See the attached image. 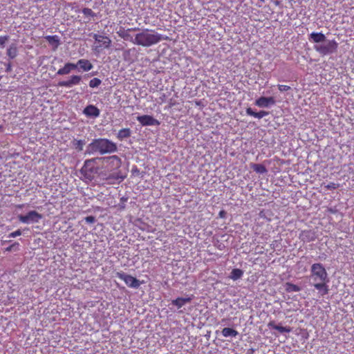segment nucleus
<instances>
[{
    "mask_svg": "<svg viewBox=\"0 0 354 354\" xmlns=\"http://www.w3.org/2000/svg\"><path fill=\"white\" fill-rule=\"evenodd\" d=\"M311 278L315 282L313 286L319 290L322 296L328 293L329 289L327 285L328 282L327 272L322 263H313L311 266Z\"/></svg>",
    "mask_w": 354,
    "mask_h": 354,
    "instance_id": "f257e3e1",
    "label": "nucleus"
},
{
    "mask_svg": "<svg viewBox=\"0 0 354 354\" xmlns=\"http://www.w3.org/2000/svg\"><path fill=\"white\" fill-rule=\"evenodd\" d=\"M167 38V37H164L162 35L153 30L146 28L142 32L137 33L135 35L134 39L131 41L138 46L149 47Z\"/></svg>",
    "mask_w": 354,
    "mask_h": 354,
    "instance_id": "f03ea898",
    "label": "nucleus"
},
{
    "mask_svg": "<svg viewBox=\"0 0 354 354\" xmlns=\"http://www.w3.org/2000/svg\"><path fill=\"white\" fill-rule=\"evenodd\" d=\"M118 151L117 145L107 138H97L88 145V153H99L101 155L111 153Z\"/></svg>",
    "mask_w": 354,
    "mask_h": 354,
    "instance_id": "7ed1b4c3",
    "label": "nucleus"
},
{
    "mask_svg": "<svg viewBox=\"0 0 354 354\" xmlns=\"http://www.w3.org/2000/svg\"><path fill=\"white\" fill-rule=\"evenodd\" d=\"M338 43L335 39H326L322 44L314 46V49L323 56L336 53Z\"/></svg>",
    "mask_w": 354,
    "mask_h": 354,
    "instance_id": "20e7f679",
    "label": "nucleus"
},
{
    "mask_svg": "<svg viewBox=\"0 0 354 354\" xmlns=\"http://www.w3.org/2000/svg\"><path fill=\"white\" fill-rule=\"evenodd\" d=\"M98 171L95 159L86 160L81 169L82 174L88 180H92Z\"/></svg>",
    "mask_w": 354,
    "mask_h": 354,
    "instance_id": "39448f33",
    "label": "nucleus"
},
{
    "mask_svg": "<svg viewBox=\"0 0 354 354\" xmlns=\"http://www.w3.org/2000/svg\"><path fill=\"white\" fill-rule=\"evenodd\" d=\"M116 277L124 281V283L130 288H138L141 285V282L136 277L127 274L123 272H118Z\"/></svg>",
    "mask_w": 354,
    "mask_h": 354,
    "instance_id": "423d86ee",
    "label": "nucleus"
},
{
    "mask_svg": "<svg viewBox=\"0 0 354 354\" xmlns=\"http://www.w3.org/2000/svg\"><path fill=\"white\" fill-rule=\"evenodd\" d=\"M18 218L23 223H38L42 218V215L35 210H32L26 215H19Z\"/></svg>",
    "mask_w": 354,
    "mask_h": 354,
    "instance_id": "0eeeda50",
    "label": "nucleus"
},
{
    "mask_svg": "<svg viewBox=\"0 0 354 354\" xmlns=\"http://www.w3.org/2000/svg\"><path fill=\"white\" fill-rule=\"evenodd\" d=\"M104 160L106 163V167L110 171L118 170L122 165L121 158L116 155L104 158Z\"/></svg>",
    "mask_w": 354,
    "mask_h": 354,
    "instance_id": "6e6552de",
    "label": "nucleus"
},
{
    "mask_svg": "<svg viewBox=\"0 0 354 354\" xmlns=\"http://www.w3.org/2000/svg\"><path fill=\"white\" fill-rule=\"evenodd\" d=\"M81 81L82 77L80 75H73L70 76L68 80L59 82L57 86L60 87L71 88L73 86L80 84Z\"/></svg>",
    "mask_w": 354,
    "mask_h": 354,
    "instance_id": "1a4fd4ad",
    "label": "nucleus"
},
{
    "mask_svg": "<svg viewBox=\"0 0 354 354\" xmlns=\"http://www.w3.org/2000/svg\"><path fill=\"white\" fill-rule=\"evenodd\" d=\"M137 120L142 126H155L160 124V122L158 120L155 119L153 116L149 115L138 116Z\"/></svg>",
    "mask_w": 354,
    "mask_h": 354,
    "instance_id": "9d476101",
    "label": "nucleus"
},
{
    "mask_svg": "<svg viewBox=\"0 0 354 354\" xmlns=\"http://www.w3.org/2000/svg\"><path fill=\"white\" fill-rule=\"evenodd\" d=\"M93 38L96 42L100 44V45L97 46V47L103 48H109L111 46V40L107 36L94 34Z\"/></svg>",
    "mask_w": 354,
    "mask_h": 354,
    "instance_id": "9b49d317",
    "label": "nucleus"
},
{
    "mask_svg": "<svg viewBox=\"0 0 354 354\" xmlns=\"http://www.w3.org/2000/svg\"><path fill=\"white\" fill-rule=\"evenodd\" d=\"M275 103L276 100L273 97H260L255 101V104L261 108L268 107Z\"/></svg>",
    "mask_w": 354,
    "mask_h": 354,
    "instance_id": "f8f14e48",
    "label": "nucleus"
},
{
    "mask_svg": "<svg viewBox=\"0 0 354 354\" xmlns=\"http://www.w3.org/2000/svg\"><path fill=\"white\" fill-rule=\"evenodd\" d=\"M83 113L88 118H97L100 114V111L95 105L89 104L84 109Z\"/></svg>",
    "mask_w": 354,
    "mask_h": 354,
    "instance_id": "ddd939ff",
    "label": "nucleus"
},
{
    "mask_svg": "<svg viewBox=\"0 0 354 354\" xmlns=\"http://www.w3.org/2000/svg\"><path fill=\"white\" fill-rule=\"evenodd\" d=\"M299 239L303 242H310L316 239L315 232L313 230H303L299 234Z\"/></svg>",
    "mask_w": 354,
    "mask_h": 354,
    "instance_id": "4468645a",
    "label": "nucleus"
},
{
    "mask_svg": "<svg viewBox=\"0 0 354 354\" xmlns=\"http://www.w3.org/2000/svg\"><path fill=\"white\" fill-rule=\"evenodd\" d=\"M308 39L310 42L315 43L316 44H320L319 43H323L326 41V37L322 32H312L308 36Z\"/></svg>",
    "mask_w": 354,
    "mask_h": 354,
    "instance_id": "2eb2a0df",
    "label": "nucleus"
},
{
    "mask_svg": "<svg viewBox=\"0 0 354 354\" xmlns=\"http://www.w3.org/2000/svg\"><path fill=\"white\" fill-rule=\"evenodd\" d=\"M77 68V64L74 63L68 62L64 64V66L59 68L57 74L59 75H68L71 73V71Z\"/></svg>",
    "mask_w": 354,
    "mask_h": 354,
    "instance_id": "dca6fc26",
    "label": "nucleus"
},
{
    "mask_svg": "<svg viewBox=\"0 0 354 354\" xmlns=\"http://www.w3.org/2000/svg\"><path fill=\"white\" fill-rule=\"evenodd\" d=\"M76 64L77 68L79 66L80 69L82 70L83 71H89L93 68L91 62L86 59H79Z\"/></svg>",
    "mask_w": 354,
    "mask_h": 354,
    "instance_id": "f3484780",
    "label": "nucleus"
},
{
    "mask_svg": "<svg viewBox=\"0 0 354 354\" xmlns=\"http://www.w3.org/2000/svg\"><path fill=\"white\" fill-rule=\"evenodd\" d=\"M138 30V28H128L127 30H124L123 28H120V29L117 32V34L119 37L124 39V40H128L131 38V35H129L130 31H136Z\"/></svg>",
    "mask_w": 354,
    "mask_h": 354,
    "instance_id": "a211bd4d",
    "label": "nucleus"
},
{
    "mask_svg": "<svg viewBox=\"0 0 354 354\" xmlns=\"http://www.w3.org/2000/svg\"><path fill=\"white\" fill-rule=\"evenodd\" d=\"M246 113L250 116L261 119L268 115V112L266 111H260L259 112L254 111L251 108L246 109Z\"/></svg>",
    "mask_w": 354,
    "mask_h": 354,
    "instance_id": "6ab92c4d",
    "label": "nucleus"
},
{
    "mask_svg": "<svg viewBox=\"0 0 354 354\" xmlns=\"http://www.w3.org/2000/svg\"><path fill=\"white\" fill-rule=\"evenodd\" d=\"M268 326L270 328L275 329L279 331L280 333H290L291 331V328L287 326H282L279 325H276L274 322H270L268 324Z\"/></svg>",
    "mask_w": 354,
    "mask_h": 354,
    "instance_id": "aec40b11",
    "label": "nucleus"
},
{
    "mask_svg": "<svg viewBox=\"0 0 354 354\" xmlns=\"http://www.w3.org/2000/svg\"><path fill=\"white\" fill-rule=\"evenodd\" d=\"M131 131L129 128H124L120 129L118 134H117V138L122 141L124 139L128 138L131 136Z\"/></svg>",
    "mask_w": 354,
    "mask_h": 354,
    "instance_id": "412c9836",
    "label": "nucleus"
},
{
    "mask_svg": "<svg viewBox=\"0 0 354 354\" xmlns=\"http://www.w3.org/2000/svg\"><path fill=\"white\" fill-rule=\"evenodd\" d=\"M250 167L255 172H257L258 174H266L268 171L266 167L263 165H262V164L252 163L250 165Z\"/></svg>",
    "mask_w": 354,
    "mask_h": 354,
    "instance_id": "4be33fe9",
    "label": "nucleus"
},
{
    "mask_svg": "<svg viewBox=\"0 0 354 354\" xmlns=\"http://www.w3.org/2000/svg\"><path fill=\"white\" fill-rule=\"evenodd\" d=\"M190 300V298L178 297L176 299L173 300L171 301V304L177 306L178 308H180L182 306H183L186 303L189 302Z\"/></svg>",
    "mask_w": 354,
    "mask_h": 354,
    "instance_id": "5701e85b",
    "label": "nucleus"
},
{
    "mask_svg": "<svg viewBox=\"0 0 354 354\" xmlns=\"http://www.w3.org/2000/svg\"><path fill=\"white\" fill-rule=\"evenodd\" d=\"M221 333H222L223 336L225 337H235L239 334L237 330H236L233 328H224L222 330Z\"/></svg>",
    "mask_w": 354,
    "mask_h": 354,
    "instance_id": "b1692460",
    "label": "nucleus"
},
{
    "mask_svg": "<svg viewBox=\"0 0 354 354\" xmlns=\"http://www.w3.org/2000/svg\"><path fill=\"white\" fill-rule=\"evenodd\" d=\"M17 48L16 44H12L11 45H10L9 48L7 49V55L10 59L15 58L17 55Z\"/></svg>",
    "mask_w": 354,
    "mask_h": 354,
    "instance_id": "393cba45",
    "label": "nucleus"
},
{
    "mask_svg": "<svg viewBox=\"0 0 354 354\" xmlns=\"http://www.w3.org/2000/svg\"><path fill=\"white\" fill-rule=\"evenodd\" d=\"M243 274V271L239 268H234L232 270L230 273V279L234 281H236L242 277Z\"/></svg>",
    "mask_w": 354,
    "mask_h": 354,
    "instance_id": "a878e982",
    "label": "nucleus"
},
{
    "mask_svg": "<svg viewBox=\"0 0 354 354\" xmlns=\"http://www.w3.org/2000/svg\"><path fill=\"white\" fill-rule=\"evenodd\" d=\"M72 145L73 148L75 149L77 151H82L85 145V141L84 140L74 139L72 141Z\"/></svg>",
    "mask_w": 354,
    "mask_h": 354,
    "instance_id": "bb28decb",
    "label": "nucleus"
},
{
    "mask_svg": "<svg viewBox=\"0 0 354 354\" xmlns=\"http://www.w3.org/2000/svg\"><path fill=\"white\" fill-rule=\"evenodd\" d=\"M286 291L288 292H299L301 290V288L296 285V284H294V283H286Z\"/></svg>",
    "mask_w": 354,
    "mask_h": 354,
    "instance_id": "cd10ccee",
    "label": "nucleus"
},
{
    "mask_svg": "<svg viewBox=\"0 0 354 354\" xmlns=\"http://www.w3.org/2000/svg\"><path fill=\"white\" fill-rule=\"evenodd\" d=\"M101 80L99 78L95 77L90 80L89 86L91 88H95L101 84Z\"/></svg>",
    "mask_w": 354,
    "mask_h": 354,
    "instance_id": "c85d7f7f",
    "label": "nucleus"
},
{
    "mask_svg": "<svg viewBox=\"0 0 354 354\" xmlns=\"http://www.w3.org/2000/svg\"><path fill=\"white\" fill-rule=\"evenodd\" d=\"M82 12L85 16H87V17H95V13L91 8H83L82 10Z\"/></svg>",
    "mask_w": 354,
    "mask_h": 354,
    "instance_id": "c756f323",
    "label": "nucleus"
},
{
    "mask_svg": "<svg viewBox=\"0 0 354 354\" xmlns=\"http://www.w3.org/2000/svg\"><path fill=\"white\" fill-rule=\"evenodd\" d=\"M46 39L50 44L55 43L57 45L59 43L58 37L57 35H49V36H47L46 37Z\"/></svg>",
    "mask_w": 354,
    "mask_h": 354,
    "instance_id": "7c9ffc66",
    "label": "nucleus"
},
{
    "mask_svg": "<svg viewBox=\"0 0 354 354\" xmlns=\"http://www.w3.org/2000/svg\"><path fill=\"white\" fill-rule=\"evenodd\" d=\"M19 244L17 242H15L10 246L7 247L5 250L6 252H10L12 250H17L19 249Z\"/></svg>",
    "mask_w": 354,
    "mask_h": 354,
    "instance_id": "2f4dec72",
    "label": "nucleus"
},
{
    "mask_svg": "<svg viewBox=\"0 0 354 354\" xmlns=\"http://www.w3.org/2000/svg\"><path fill=\"white\" fill-rule=\"evenodd\" d=\"M324 187L326 189H336L339 187V184L335 183H330L328 185H326Z\"/></svg>",
    "mask_w": 354,
    "mask_h": 354,
    "instance_id": "473e14b6",
    "label": "nucleus"
},
{
    "mask_svg": "<svg viewBox=\"0 0 354 354\" xmlns=\"http://www.w3.org/2000/svg\"><path fill=\"white\" fill-rule=\"evenodd\" d=\"M9 39V36L4 35V36H0V46L1 48L5 47L6 42Z\"/></svg>",
    "mask_w": 354,
    "mask_h": 354,
    "instance_id": "72a5a7b5",
    "label": "nucleus"
},
{
    "mask_svg": "<svg viewBox=\"0 0 354 354\" xmlns=\"http://www.w3.org/2000/svg\"><path fill=\"white\" fill-rule=\"evenodd\" d=\"M22 234L21 230H17L15 232H12L8 234V237L10 238H15L17 236H21Z\"/></svg>",
    "mask_w": 354,
    "mask_h": 354,
    "instance_id": "f704fd0d",
    "label": "nucleus"
},
{
    "mask_svg": "<svg viewBox=\"0 0 354 354\" xmlns=\"http://www.w3.org/2000/svg\"><path fill=\"white\" fill-rule=\"evenodd\" d=\"M278 88L281 92H285L289 91L290 89V86L288 85L279 84Z\"/></svg>",
    "mask_w": 354,
    "mask_h": 354,
    "instance_id": "c9c22d12",
    "label": "nucleus"
},
{
    "mask_svg": "<svg viewBox=\"0 0 354 354\" xmlns=\"http://www.w3.org/2000/svg\"><path fill=\"white\" fill-rule=\"evenodd\" d=\"M85 221L88 223H93L95 221V218L93 216H88L85 218Z\"/></svg>",
    "mask_w": 354,
    "mask_h": 354,
    "instance_id": "e433bc0d",
    "label": "nucleus"
},
{
    "mask_svg": "<svg viewBox=\"0 0 354 354\" xmlns=\"http://www.w3.org/2000/svg\"><path fill=\"white\" fill-rule=\"evenodd\" d=\"M218 216L221 218H225L226 216V212L225 210H221L218 213Z\"/></svg>",
    "mask_w": 354,
    "mask_h": 354,
    "instance_id": "4c0bfd02",
    "label": "nucleus"
},
{
    "mask_svg": "<svg viewBox=\"0 0 354 354\" xmlns=\"http://www.w3.org/2000/svg\"><path fill=\"white\" fill-rule=\"evenodd\" d=\"M111 178H113V179H115V180H118V179L120 178L121 180H123L124 178V177L119 176V175H118V174L117 175H113Z\"/></svg>",
    "mask_w": 354,
    "mask_h": 354,
    "instance_id": "58836bf2",
    "label": "nucleus"
},
{
    "mask_svg": "<svg viewBox=\"0 0 354 354\" xmlns=\"http://www.w3.org/2000/svg\"><path fill=\"white\" fill-rule=\"evenodd\" d=\"M3 131V127L2 125H0V132Z\"/></svg>",
    "mask_w": 354,
    "mask_h": 354,
    "instance_id": "ea45409f",
    "label": "nucleus"
},
{
    "mask_svg": "<svg viewBox=\"0 0 354 354\" xmlns=\"http://www.w3.org/2000/svg\"><path fill=\"white\" fill-rule=\"evenodd\" d=\"M10 69V65L9 64L7 68V71H9Z\"/></svg>",
    "mask_w": 354,
    "mask_h": 354,
    "instance_id": "a19ab883",
    "label": "nucleus"
},
{
    "mask_svg": "<svg viewBox=\"0 0 354 354\" xmlns=\"http://www.w3.org/2000/svg\"><path fill=\"white\" fill-rule=\"evenodd\" d=\"M23 207H24V205H18V207H19V208H22Z\"/></svg>",
    "mask_w": 354,
    "mask_h": 354,
    "instance_id": "79ce46f5",
    "label": "nucleus"
}]
</instances>
